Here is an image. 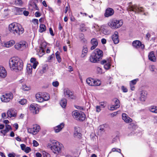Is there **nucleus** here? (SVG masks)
<instances>
[{"label":"nucleus","mask_w":157,"mask_h":157,"mask_svg":"<svg viewBox=\"0 0 157 157\" xmlns=\"http://www.w3.org/2000/svg\"><path fill=\"white\" fill-rule=\"evenodd\" d=\"M9 30L13 33L17 35L22 34L24 32V29L22 26L17 23H13L9 25Z\"/></svg>","instance_id":"obj_1"},{"label":"nucleus","mask_w":157,"mask_h":157,"mask_svg":"<svg viewBox=\"0 0 157 157\" xmlns=\"http://www.w3.org/2000/svg\"><path fill=\"white\" fill-rule=\"evenodd\" d=\"M51 144H48L47 145V147L50 148L52 152L55 154L60 153L61 150V144L55 140L51 141Z\"/></svg>","instance_id":"obj_2"},{"label":"nucleus","mask_w":157,"mask_h":157,"mask_svg":"<svg viewBox=\"0 0 157 157\" xmlns=\"http://www.w3.org/2000/svg\"><path fill=\"white\" fill-rule=\"evenodd\" d=\"M122 20H117L115 19L111 20L108 23V25L112 29H116L119 28L123 24Z\"/></svg>","instance_id":"obj_3"},{"label":"nucleus","mask_w":157,"mask_h":157,"mask_svg":"<svg viewBox=\"0 0 157 157\" xmlns=\"http://www.w3.org/2000/svg\"><path fill=\"white\" fill-rule=\"evenodd\" d=\"M73 117L77 120L83 121H84L86 118V116L84 113L81 111L75 110L72 113Z\"/></svg>","instance_id":"obj_4"},{"label":"nucleus","mask_w":157,"mask_h":157,"mask_svg":"<svg viewBox=\"0 0 157 157\" xmlns=\"http://www.w3.org/2000/svg\"><path fill=\"white\" fill-rule=\"evenodd\" d=\"M13 98V95L11 93H6L2 95L0 99L2 102H8L11 101Z\"/></svg>","instance_id":"obj_5"},{"label":"nucleus","mask_w":157,"mask_h":157,"mask_svg":"<svg viewBox=\"0 0 157 157\" xmlns=\"http://www.w3.org/2000/svg\"><path fill=\"white\" fill-rule=\"evenodd\" d=\"M63 94L64 97L69 99H75V96L73 93L68 88L65 89L63 90Z\"/></svg>","instance_id":"obj_6"},{"label":"nucleus","mask_w":157,"mask_h":157,"mask_svg":"<svg viewBox=\"0 0 157 157\" xmlns=\"http://www.w3.org/2000/svg\"><path fill=\"white\" fill-rule=\"evenodd\" d=\"M40 129V126L37 124H34L32 128H28L27 131L29 133L33 135H36Z\"/></svg>","instance_id":"obj_7"},{"label":"nucleus","mask_w":157,"mask_h":157,"mask_svg":"<svg viewBox=\"0 0 157 157\" xmlns=\"http://www.w3.org/2000/svg\"><path fill=\"white\" fill-rule=\"evenodd\" d=\"M17 59L16 68H15L14 70L16 71L21 70L23 67V63L22 61L17 57Z\"/></svg>","instance_id":"obj_8"},{"label":"nucleus","mask_w":157,"mask_h":157,"mask_svg":"<svg viewBox=\"0 0 157 157\" xmlns=\"http://www.w3.org/2000/svg\"><path fill=\"white\" fill-rule=\"evenodd\" d=\"M127 10L128 11H133L135 13H138L143 12L144 9L142 7H139L136 5H134L128 7Z\"/></svg>","instance_id":"obj_9"},{"label":"nucleus","mask_w":157,"mask_h":157,"mask_svg":"<svg viewBox=\"0 0 157 157\" xmlns=\"http://www.w3.org/2000/svg\"><path fill=\"white\" fill-rule=\"evenodd\" d=\"M14 47L17 50L22 51L26 48V43L25 41H22L16 43L14 45Z\"/></svg>","instance_id":"obj_10"},{"label":"nucleus","mask_w":157,"mask_h":157,"mask_svg":"<svg viewBox=\"0 0 157 157\" xmlns=\"http://www.w3.org/2000/svg\"><path fill=\"white\" fill-rule=\"evenodd\" d=\"M17 57H13L10 59L9 61V65L10 69L11 70L14 71L15 68H16Z\"/></svg>","instance_id":"obj_11"},{"label":"nucleus","mask_w":157,"mask_h":157,"mask_svg":"<svg viewBox=\"0 0 157 157\" xmlns=\"http://www.w3.org/2000/svg\"><path fill=\"white\" fill-rule=\"evenodd\" d=\"M111 59H108L102 60L101 62V63L104 65V67L105 69L108 70L110 68L111 66Z\"/></svg>","instance_id":"obj_12"},{"label":"nucleus","mask_w":157,"mask_h":157,"mask_svg":"<svg viewBox=\"0 0 157 157\" xmlns=\"http://www.w3.org/2000/svg\"><path fill=\"white\" fill-rule=\"evenodd\" d=\"M132 44L133 47L136 48H140L141 49H144V45L142 44L141 42L138 40L133 41Z\"/></svg>","instance_id":"obj_13"},{"label":"nucleus","mask_w":157,"mask_h":157,"mask_svg":"<svg viewBox=\"0 0 157 157\" xmlns=\"http://www.w3.org/2000/svg\"><path fill=\"white\" fill-rule=\"evenodd\" d=\"M114 10L112 8H108L105 10L104 16L106 17H109L113 15L114 13Z\"/></svg>","instance_id":"obj_14"},{"label":"nucleus","mask_w":157,"mask_h":157,"mask_svg":"<svg viewBox=\"0 0 157 157\" xmlns=\"http://www.w3.org/2000/svg\"><path fill=\"white\" fill-rule=\"evenodd\" d=\"M90 61L92 63H95L99 61V59L94 53L91 54L90 58Z\"/></svg>","instance_id":"obj_15"},{"label":"nucleus","mask_w":157,"mask_h":157,"mask_svg":"<svg viewBox=\"0 0 157 157\" xmlns=\"http://www.w3.org/2000/svg\"><path fill=\"white\" fill-rule=\"evenodd\" d=\"M107 125L106 124H103L100 125L98 128V132L100 135H102L104 133L105 131V129L106 128Z\"/></svg>","instance_id":"obj_16"},{"label":"nucleus","mask_w":157,"mask_h":157,"mask_svg":"<svg viewBox=\"0 0 157 157\" xmlns=\"http://www.w3.org/2000/svg\"><path fill=\"white\" fill-rule=\"evenodd\" d=\"M65 124L64 123H62L59 125L54 127V130L56 133H58L60 132L64 127Z\"/></svg>","instance_id":"obj_17"},{"label":"nucleus","mask_w":157,"mask_h":157,"mask_svg":"<svg viewBox=\"0 0 157 157\" xmlns=\"http://www.w3.org/2000/svg\"><path fill=\"white\" fill-rule=\"evenodd\" d=\"M122 118L124 121L127 123H128L132 121V120L125 113L122 114Z\"/></svg>","instance_id":"obj_18"},{"label":"nucleus","mask_w":157,"mask_h":157,"mask_svg":"<svg viewBox=\"0 0 157 157\" xmlns=\"http://www.w3.org/2000/svg\"><path fill=\"white\" fill-rule=\"evenodd\" d=\"M90 43L92 45L90 48V49L92 50L94 49L98 46V40L96 38H93L91 40Z\"/></svg>","instance_id":"obj_19"},{"label":"nucleus","mask_w":157,"mask_h":157,"mask_svg":"<svg viewBox=\"0 0 157 157\" xmlns=\"http://www.w3.org/2000/svg\"><path fill=\"white\" fill-rule=\"evenodd\" d=\"M118 34V33L117 32H115L114 34L112 35V39L115 44H117L119 42Z\"/></svg>","instance_id":"obj_20"},{"label":"nucleus","mask_w":157,"mask_h":157,"mask_svg":"<svg viewBox=\"0 0 157 157\" xmlns=\"http://www.w3.org/2000/svg\"><path fill=\"white\" fill-rule=\"evenodd\" d=\"M5 127V129L2 130L0 131V132L3 134L4 136L6 135L7 133L12 130L11 127L10 125L6 124Z\"/></svg>","instance_id":"obj_21"},{"label":"nucleus","mask_w":157,"mask_h":157,"mask_svg":"<svg viewBox=\"0 0 157 157\" xmlns=\"http://www.w3.org/2000/svg\"><path fill=\"white\" fill-rule=\"evenodd\" d=\"M7 75V72L5 68L2 66H0V77L5 78Z\"/></svg>","instance_id":"obj_22"},{"label":"nucleus","mask_w":157,"mask_h":157,"mask_svg":"<svg viewBox=\"0 0 157 157\" xmlns=\"http://www.w3.org/2000/svg\"><path fill=\"white\" fill-rule=\"evenodd\" d=\"M7 114L8 117H15L16 116V113L14 109H10L8 110Z\"/></svg>","instance_id":"obj_23"},{"label":"nucleus","mask_w":157,"mask_h":157,"mask_svg":"<svg viewBox=\"0 0 157 157\" xmlns=\"http://www.w3.org/2000/svg\"><path fill=\"white\" fill-rule=\"evenodd\" d=\"M24 9L23 8L14 7V11L16 15H21L23 14Z\"/></svg>","instance_id":"obj_24"},{"label":"nucleus","mask_w":157,"mask_h":157,"mask_svg":"<svg viewBox=\"0 0 157 157\" xmlns=\"http://www.w3.org/2000/svg\"><path fill=\"white\" fill-rule=\"evenodd\" d=\"M93 53H95L99 59L101 58L103 55V53L102 51L98 48L95 49Z\"/></svg>","instance_id":"obj_25"},{"label":"nucleus","mask_w":157,"mask_h":157,"mask_svg":"<svg viewBox=\"0 0 157 157\" xmlns=\"http://www.w3.org/2000/svg\"><path fill=\"white\" fill-rule=\"evenodd\" d=\"M30 110L32 111V112L34 114H36L39 112L38 108L35 106L34 104H32L30 105L29 107Z\"/></svg>","instance_id":"obj_26"},{"label":"nucleus","mask_w":157,"mask_h":157,"mask_svg":"<svg viewBox=\"0 0 157 157\" xmlns=\"http://www.w3.org/2000/svg\"><path fill=\"white\" fill-rule=\"evenodd\" d=\"M148 57L150 61L153 62L156 61V58L154 54L153 51H151L149 53Z\"/></svg>","instance_id":"obj_27"},{"label":"nucleus","mask_w":157,"mask_h":157,"mask_svg":"<svg viewBox=\"0 0 157 157\" xmlns=\"http://www.w3.org/2000/svg\"><path fill=\"white\" fill-rule=\"evenodd\" d=\"M35 97L37 101L40 102H43V96H42V93H37L36 94Z\"/></svg>","instance_id":"obj_28"},{"label":"nucleus","mask_w":157,"mask_h":157,"mask_svg":"<svg viewBox=\"0 0 157 157\" xmlns=\"http://www.w3.org/2000/svg\"><path fill=\"white\" fill-rule=\"evenodd\" d=\"M79 128H75L74 132V137L79 138L82 136V134L79 132Z\"/></svg>","instance_id":"obj_29"},{"label":"nucleus","mask_w":157,"mask_h":157,"mask_svg":"<svg viewBox=\"0 0 157 157\" xmlns=\"http://www.w3.org/2000/svg\"><path fill=\"white\" fill-rule=\"evenodd\" d=\"M147 92L145 91H142L140 94V100L142 101H144L146 99Z\"/></svg>","instance_id":"obj_30"},{"label":"nucleus","mask_w":157,"mask_h":157,"mask_svg":"<svg viewBox=\"0 0 157 157\" xmlns=\"http://www.w3.org/2000/svg\"><path fill=\"white\" fill-rule=\"evenodd\" d=\"M30 62L33 64V67L34 69H35L38 64V63L36 61V59L34 58H32L30 59Z\"/></svg>","instance_id":"obj_31"},{"label":"nucleus","mask_w":157,"mask_h":157,"mask_svg":"<svg viewBox=\"0 0 157 157\" xmlns=\"http://www.w3.org/2000/svg\"><path fill=\"white\" fill-rule=\"evenodd\" d=\"M15 42L14 40H11L4 44V45L7 48H9L14 44Z\"/></svg>","instance_id":"obj_32"},{"label":"nucleus","mask_w":157,"mask_h":157,"mask_svg":"<svg viewBox=\"0 0 157 157\" xmlns=\"http://www.w3.org/2000/svg\"><path fill=\"white\" fill-rule=\"evenodd\" d=\"M42 96L43 99V101L48 100L50 98V95L46 93H42Z\"/></svg>","instance_id":"obj_33"},{"label":"nucleus","mask_w":157,"mask_h":157,"mask_svg":"<svg viewBox=\"0 0 157 157\" xmlns=\"http://www.w3.org/2000/svg\"><path fill=\"white\" fill-rule=\"evenodd\" d=\"M94 82V79L91 78H88L86 79V82L90 86H93V82Z\"/></svg>","instance_id":"obj_34"},{"label":"nucleus","mask_w":157,"mask_h":157,"mask_svg":"<svg viewBox=\"0 0 157 157\" xmlns=\"http://www.w3.org/2000/svg\"><path fill=\"white\" fill-rule=\"evenodd\" d=\"M67 100L65 98H63L61 99L60 102V104L61 106L63 108H65L67 105Z\"/></svg>","instance_id":"obj_35"},{"label":"nucleus","mask_w":157,"mask_h":157,"mask_svg":"<svg viewBox=\"0 0 157 157\" xmlns=\"http://www.w3.org/2000/svg\"><path fill=\"white\" fill-rule=\"evenodd\" d=\"M32 65L30 64H27L26 70L29 74H31L32 72Z\"/></svg>","instance_id":"obj_36"},{"label":"nucleus","mask_w":157,"mask_h":157,"mask_svg":"<svg viewBox=\"0 0 157 157\" xmlns=\"http://www.w3.org/2000/svg\"><path fill=\"white\" fill-rule=\"evenodd\" d=\"M149 110L151 112L157 113V106H152L149 108Z\"/></svg>","instance_id":"obj_37"},{"label":"nucleus","mask_w":157,"mask_h":157,"mask_svg":"<svg viewBox=\"0 0 157 157\" xmlns=\"http://www.w3.org/2000/svg\"><path fill=\"white\" fill-rule=\"evenodd\" d=\"M46 29V27L45 25L44 24H40V25L39 32L40 33H42L45 31Z\"/></svg>","instance_id":"obj_38"},{"label":"nucleus","mask_w":157,"mask_h":157,"mask_svg":"<svg viewBox=\"0 0 157 157\" xmlns=\"http://www.w3.org/2000/svg\"><path fill=\"white\" fill-rule=\"evenodd\" d=\"M88 52L87 48L86 47H84L82 51L81 56L82 57H84L86 54Z\"/></svg>","instance_id":"obj_39"},{"label":"nucleus","mask_w":157,"mask_h":157,"mask_svg":"<svg viewBox=\"0 0 157 157\" xmlns=\"http://www.w3.org/2000/svg\"><path fill=\"white\" fill-rule=\"evenodd\" d=\"M95 69L97 73L98 74H102L104 73L102 69L99 67H95Z\"/></svg>","instance_id":"obj_40"},{"label":"nucleus","mask_w":157,"mask_h":157,"mask_svg":"<svg viewBox=\"0 0 157 157\" xmlns=\"http://www.w3.org/2000/svg\"><path fill=\"white\" fill-rule=\"evenodd\" d=\"M60 53L58 52L57 51L55 53L56 57L57 59L58 62L60 63L61 61V58L60 56Z\"/></svg>","instance_id":"obj_41"},{"label":"nucleus","mask_w":157,"mask_h":157,"mask_svg":"<svg viewBox=\"0 0 157 157\" xmlns=\"http://www.w3.org/2000/svg\"><path fill=\"white\" fill-rule=\"evenodd\" d=\"M22 89L24 91H28L30 90V86H28L25 84H24L22 85Z\"/></svg>","instance_id":"obj_42"},{"label":"nucleus","mask_w":157,"mask_h":157,"mask_svg":"<svg viewBox=\"0 0 157 157\" xmlns=\"http://www.w3.org/2000/svg\"><path fill=\"white\" fill-rule=\"evenodd\" d=\"M120 106V105L118 104H115L114 105H113L110 107V109L111 110H113L115 109H117V108H119Z\"/></svg>","instance_id":"obj_43"},{"label":"nucleus","mask_w":157,"mask_h":157,"mask_svg":"<svg viewBox=\"0 0 157 157\" xmlns=\"http://www.w3.org/2000/svg\"><path fill=\"white\" fill-rule=\"evenodd\" d=\"M93 82L94 85H93V86H99L101 84V81L99 80H96L94 79V82Z\"/></svg>","instance_id":"obj_44"},{"label":"nucleus","mask_w":157,"mask_h":157,"mask_svg":"<svg viewBox=\"0 0 157 157\" xmlns=\"http://www.w3.org/2000/svg\"><path fill=\"white\" fill-rule=\"evenodd\" d=\"M79 38L81 41L83 42H85L86 41V39L84 38V34L81 33L79 35Z\"/></svg>","instance_id":"obj_45"},{"label":"nucleus","mask_w":157,"mask_h":157,"mask_svg":"<svg viewBox=\"0 0 157 157\" xmlns=\"http://www.w3.org/2000/svg\"><path fill=\"white\" fill-rule=\"evenodd\" d=\"M27 100L25 99H23L20 100L18 101V103L21 105H25L27 103Z\"/></svg>","instance_id":"obj_46"},{"label":"nucleus","mask_w":157,"mask_h":157,"mask_svg":"<svg viewBox=\"0 0 157 157\" xmlns=\"http://www.w3.org/2000/svg\"><path fill=\"white\" fill-rule=\"evenodd\" d=\"M80 29L81 31L84 32L86 30L87 28L85 26V25L84 24H81L80 25Z\"/></svg>","instance_id":"obj_47"},{"label":"nucleus","mask_w":157,"mask_h":157,"mask_svg":"<svg viewBox=\"0 0 157 157\" xmlns=\"http://www.w3.org/2000/svg\"><path fill=\"white\" fill-rule=\"evenodd\" d=\"M47 46V44L46 42H43L41 44V48L43 52H44V48H45Z\"/></svg>","instance_id":"obj_48"},{"label":"nucleus","mask_w":157,"mask_h":157,"mask_svg":"<svg viewBox=\"0 0 157 157\" xmlns=\"http://www.w3.org/2000/svg\"><path fill=\"white\" fill-rule=\"evenodd\" d=\"M55 58V55L54 54L49 56L48 58V61L50 62L51 60Z\"/></svg>","instance_id":"obj_49"},{"label":"nucleus","mask_w":157,"mask_h":157,"mask_svg":"<svg viewBox=\"0 0 157 157\" xmlns=\"http://www.w3.org/2000/svg\"><path fill=\"white\" fill-rule=\"evenodd\" d=\"M150 70L151 71L153 72L156 71V69L154 66L151 65L150 66Z\"/></svg>","instance_id":"obj_50"},{"label":"nucleus","mask_w":157,"mask_h":157,"mask_svg":"<svg viewBox=\"0 0 157 157\" xmlns=\"http://www.w3.org/2000/svg\"><path fill=\"white\" fill-rule=\"evenodd\" d=\"M15 3L16 4L21 5L22 4V2L21 0H15Z\"/></svg>","instance_id":"obj_51"},{"label":"nucleus","mask_w":157,"mask_h":157,"mask_svg":"<svg viewBox=\"0 0 157 157\" xmlns=\"http://www.w3.org/2000/svg\"><path fill=\"white\" fill-rule=\"evenodd\" d=\"M26 153H28L31 151L30 148L29 147H26L25 150H24Z\"/></svg>","instance_id":"obj_52"},{"label":"nucleus","mask_w":157,"mask_h":157,"mask_svg":"<svg viewBox=\"0 0 157 157\" xmlns=\"http://www.w3.org/2000/svg\"><path fill=\"white\" fill-rule=\"evenodd\" d=\"M52 84L54 86L57 87L58 86L59 83L58 81H54L52 82Z\"/></svg>","instance_id":"obj_53"},{"label":"nucleus","mask_w":157,"mask_h":157,"mask_svg":"<svg viewBox=\"0 0 157 157\" xmlns=\"http://www.w3.org/2000/svg\"><path fill=\"white\" fill-rule=\"evenodd\" d=\"M100 106H102L103 108H105L106 106V102H101L99 103Z\"/></svg>","instance_id":"obj_54"},{"label":"nucleus","mask_w":157,"mask_h":157,"mask_svg":"<svg viewBox=\"0 0 157 157\" xmlns=\"http://www.w3.org/2000/svg\"><path fill=\"white\" fill-rule=\"evenodd\" d=\"M138 80V79H136L131 81L130 83H131L132 84L134 85L136 84V82Z\"/></svg>","instance_id":"obj_55"},{"label":"nucleus","mask_w":157,"mask_h":157,"mask_svg":"<svg viewBox=\"0 0 157 157\" xmlns=\"http://www.w3.org/2000/svg\"><path fill=\"white\" fill-rule=\"evenodd\" d=\"M38 20L37 19H34L33 20V22L35 25L38 26Z\"/></svg>","instance_id":"obj_56"},{"label":"nucleus","mask_w":157,"mask_h":157,"mask_svg":"<svg viewBox=\"0 0 157 157\" xmlns=\"http://www.w3.org/2000/svg\"><path fill=\"white\" fill-rule=\"evenodd\" d=\"M113 101H114L115 102L114 105L118 104V105H120V101L118 99L115 98V99H114Z\"/></svg>","instance_id":"obj_57"},{"label":"nucleus","mask_w":157,"mask_h":157,"mask_svg":"<svg viewBox=\"0 0 157 157\" xmlns=\"http://www.w3.org/2000/svg\"><path fill=\"white\" fill-rule=\"evenodd\" d=\"M119 112H120V111H118L117 112H113L111 113V115L112 117H113L114 116H116L117 114H118Z\"/></svg>","instance_id":"obj_58"},{"label":"nucleus","mask_w":157,"mask_h":157,"mask_svg":"<svg viewBox=\"0 0 157 157\" xmlns=\"http://www.w3.org/2000/svg\"><path fill=\"white\" fill-rule=\"evenodd\" d=\"M121 89L124 92H126L128 91V90L126 88L123 86L121 87Z\"/></svg>","instance_id":"obj_59"},{"label":"nucleus","mask_w":157,"mask_h":157,"mask_svg":"<svg viewBox=\"0 0 157 157\" xmlns=\"http://www.w3.org/2000/svg\"><path fill=\"white\" fill-rule=\"evenodd\" d=\"M23 12V13L25 16H27L29 15V12L27 11L24 10V9Z\"/></svg>","instance_id":"obj_60"},{"label":"nucleus","mask_w":157,"mask_h":157,"mask_svg":"<svg viewBox=\"0 0 157 157\" xmlns=\"http://www.w3.org/2000/svg\"><path fill=\"white\" fill-rule=\"evenodd\" d=\"M33 146L35 147H36L39 145L38 143L35 140H33Z\"/></svg>","instance_id":"obj_61"},{"label":"nucleus","mask_w":157,"mask_h":157,"mask_svg":"<svg viewBox=\"0 0 157 157\" xmlns=\"http://www.w3.org/2000/svg\"><path fill=\"white\" fill-rule=\"evenodd\" d=\"M20 146L21 149L22 150L24 151L25 150V148L26 147L25 145L24 144H21Z\"/></svg>","instance_id":"obj_62"},{"label":"nucleus","mask_w":157,"mask_h":157,"mask_svg":"<svg viewBox=\"0 0 157 157\" xmlns=\"http://www.w3.org/2000/svg\"><path fill=\"white\" fill-rule=\"evenodd\" d=\"M96 111L98 112H100L101 110L100 107L99 106H96Z\"/></svg>","instance_id":"obj_63"},{"label":"nucleus","mask_w":157,"mask_h":157,"mask_svg":"<svg viewBox=\"0 0 157 157\" xmlns=\"http://www.w3.org/2000/svg\"><path fill=\"white\" fill-rule=\"evenodd\" d=\"M35 14L36 17H39L41 16V14L38 11L36 12Z\"/></svg>","instance_id":"obj_64"}]
</instances>
